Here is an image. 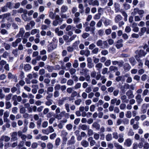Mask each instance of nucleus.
<instances>
[{
  "instance_id": "obj_22",
  "label": "nucleus",
  "mask_w": 149,
  "mask_h": 149,
  "mask_svg": "<svg viewBox=\"0 0 149 149\" xmlns=\"http://www.w3.org/2000/svg\"><path fill=\"white\" fill-rule=\"evenodd\" d=\"M68 9V7L67 6L65 5H63L61 8V11L62 13H64L67 11Z\"/></svg>"
},
{
  "instance_id": "obj_52",
  "label": "nucleus",
  "mask_w": 149,
  "mask_h": 149,
  "mask_svg": "<svg viewBox=\"0 0 149 149\" xmlns=\"http://www.w3.org/2000/svg\"><path fill=\"white\" fill-rule=\"evenodd\" d=\"M93 137L95 140H98L100 138V135L97 133H94L93 135Z\"/></svg>"
},
{
  "instance_id": "obj_31",
  "label": "nucleus",
  "mask_w": 149,
  "mask_h": 149,
  "mask_svg": "<svg viewBox=\"0 0 149 149\" xmlns=\"http://www.w3.org/2000/svg\"><path fill=\"white\" fill-rule=\"evenodd\" d=\"M40 32V31L39 29H32L31 31V33L32 35H34L36 34V33H39Z\"/></svg>"
},
{
  "instance_id": "obj_42",
  "label": "nucleus",
  "mask_w": 149,
  "mask_h": 149,
  "mask_svg": "<svg viewBox=\"0 0 149 149\" xmlns=\"http://www.w3.org/2000/svg\"><path fill=\"white\" fill-rule=\"evenodd\" d=\"M99 51V49L98 47H95L92 51V53L93 54H97Z\"/></svg>"
},
{
  "instance_id": "obj_53",
  "label": "nucleus",
  "mask_w": 149,
  "mask_h": 149,
  "mask_svg": "<svg viewBox=\"0 0 149 149\" xmlns=\"http://www.w3.org/2000/svg\"><path fill=\"white\" fill-rule=\"evenodd\" d=\"M138 8H134L133 12L131 13L132 15L133 16H135L137 14H138Z\"/></svg>"
},
{
  "instance_id": "obj_55",
  "label": "nucleus",
  "mask_w": 149,
  "mask_h": 149,
  "mask_svg": "<svg viewBox=\"0 0 149 149\" xmlns=\"http://www.w3.org/2000/svg\"><path fill=\"white\" fill-rule=\"evenodd\" d=\"M2 35L8 34V32L5 29H3L0 31Z\"/></svg>"
},
{
  "instance_id": "obj_6",
  "label": "nucleus",
  "mask_w": 149,
  "mask_h": 149,
  "mask_svg": "<svg viewBox=\"0 0 149 149\" xmlns=\"http://www.w3.org/2000/svg\"><path fill=\"white\" fill-rule=\"evenodd\" d=\"M149 107V104L144 103L143 104L142 106V109L141 110V112L143 113H145L146 112L147 109Z\"/></svg>"
},
{
  "instance_id": "obj_14",
  "label": "nucleus",
  "mask_w": 149,
  "mask_h": 149,
  "mask_svg": "<svg viewBox=\"0 0 149 149\" xmlns=\"http://www.w3.org/2000/svg\"><path fill=\"white\" fill-rule=\"evenodd\" d=\"M46 35L48 39L49 40L50 38H53L54 36V34L52 32L50 31H49L47 32Z\"/></svg>"
},
{
  "instance_id": "obj_10",
  "label": "nucleus",
  "mask_w": 149,
  "mask_h": 149,
  "mask_svg": "<svg viewBox=\"0 0 149 149\" xmlns=\"http://www.w3.org/2000/svg\"><path fill=\"white\" fill-rule=\"evenodd\" d=\"M137 55L136 56H135V58L136 60L138 62V68H141L143 67V63L142 62V61L139 58V57H137Z\"/></svg>"
},
{
  "instance_id": "obj_61",
  "label": "nucleus",
  "mask_w": 149,
  "mask_h": 149,
  "mask_svg": "<svg viewBox=\"0 0 149 149\" xmlns=\"http://www.w3.org/2000/svg\"><path fill=\"white\" fill-rule=\"evenodd\" d=\"M89 35H90L88 33H83L82 35V37L83 38L85 39L88 37Z\"/></svg>"
},
{
  "instance_id": "obj_62",
  "label": "nucleus",
  "mask_w": 149,
  "mask_h": 149,
  "mask_svg": "<svg viewBox=\"0 0 149 149\" xmlns=\"http://www.w3.org/2000/svg\"><path fill=\"white\" fill-rule=\"evenodd\" d=\"M11 146V144L9 143H5L4 148L5 149H7Z\"/></svg>"
},
{
  "instance_id": "obj_21",
  "label": "nucleus",
  "mask_w": 149,
  "mask_h": 149,
  "mask_svg": "<svg viewBox=\"0 0 149 149\" xmlns=\"http://www.w3.org/2000/svg\"><path fill=\"white\" fill-rule=\"evenodd\" d=\"M121 99L123 102L127 103L128 102V100L127 99V96L125 95L122 96Z\"/></svg>"
},
{
  "instance_id": "obj_29",
  "label": "nucleus",
  "mask_w": 149,
  "mask_h": 149,
  "mask_svg": "<svg viewBox=\"0 0 149 149\" xmlns=\"http://www.w3.org/2000/svg\"><path fill=\"white\" fill-rule=\"evenodd\" d=\"M126 117L128 118H130L132 116L131 112L130 111H128L126 112L125 114Z\"/></svg>"
},
{
  "instance_id": "obj_3",
  "label": "nucleus",
  "mask_w": 149,
  "mask_h": 149,
  "mask_svg": "<svg viewBox=\"0 0 149 149\" xmlns=\"http://www.w3.org/2000/svg\"><path fill=\"white\" fill-rule=\"evenodd\" d=\"M132 143V142L131 139L130 138H128L125 140L124 144L125 146L129 147L131 145Z\"/></svg>"
},
{
  "instance_id": "obj_33",
  "label": "nucleus",
  "mask_w": 149,
  "mask_h": 149,
  "mask_svg": "<svg viewBox=\"0 0 149 149\" xmlns=\"http://www.w3.org/2000/svg\"><path fill=\"white\" fill-rule=\"evenodd\" d=\"M112 139V137L111 134H107L106 136V139L107 141H110Z\"/></svg>"
},
{
  "instance_id": "obj_16",
  "label": "nucleus",
  "mask_w": 149,
  "mask_h": 149,
  "mask_svg": "<svg viewBox=\"0 0 149 149\" xmlns=\"http://www.w3.org/2000/svg\"><path fill=\"white\" fill-rule=\"evenodd\" d=\"M96 44L98 47L101 48H103V41L101 40H99L97 41Z\"/></svg>"
},
{
  "instance_id": "obj_7",
  "label": "nucleus",
  "mask_w": 149,
  "mask_h": 149,
  "mask_svg": "<svg viewBox=\"0 0 149 149\" xmlns=\"http://www.w3.org/2000/svg\"><path fill=\"white\" fill-rule=\"evenodd\" d=\"M123 40L121 39L117 41V44L116 45V47L117 49H119L123 47Z\"/></svg>"
},
{
  "instance_id": "obj_47",
  "label": "nucleus",
  "mask_w": 149,
  "mask_h": 149,
  "mask_svg": "<svg viewBox=\"0 0 149 149\" xmlns=\"http://www.w3.org/2000/svg\"><path fill=\"white\" fill-rule=\"evenodd\" d=\"M126 104L125 103H122L120 106V108L121 110H124L126 108Z\"/></svg>"
},
{
  "instance_id": "obj_59",
  "label": "nucleus",
  "mask_w": 149,
  "mask_h": 149,
  "mask_svg": "<svg viewBox=\"0 0 149 149\" xmlns=\"http://www.w3.org/2000/svg\"><path fill=\"white\" fill-rule=\"evenodd\" d=\"M18 108L16 107H13L12 109V112L14 114L17 113V112Z\"/></svg>"
},
{
  "instance_id": "obj_32",
  "label": "nucleus",
  "mask_w": 149,
  "mask_h": 149,
  "mask_svg": "<svg viewBox=\"0 0 149 149\" xmlns=\"http://www.w3.org/2000/svg\"><path fill=\"white\" fill-rule=\"evenodd\" d=\"M31 66L29 64H27L24 66V69L25 70H29L31 69Z\"/></svg>"
},
{
  "instance_id": "obj_63",
  "label": "nucleus",
  "mask_w": 149,
  "mask_h": 149,
  "mask_svg": "<svg viewBox=\"0 0 149 149\" xmlns=\"http://www.w3.org/2000/svg\"><path fill=\"white\" fill-rule=\"evenodd\" d=\"M115 146L116 148L117 149H125L124 148H123L122 146L118 144H115Z\"/></svg>"
},
{
  "instance_id": "obj_57",
  "label": "nucleus",
  "mask_w": 149,
  "mask_h": 149,
  "mask_svg": "<svg viewBox=\"0 0 149 149\" xmlns=\"http://www.w3.org/2000/svg\"><path fill=\"white\" fill-rule=\"evenodd\" d=\"M102 25V20L100 19L96 24V26L97 27H101Z\"/></svg>"
},
{
  "instance_id": "obj_64",
  "label": "nucleus",
  "mask_w": 149,
  "mask_h": 149,
  "mask_svg": "<svg viewBox=\"0 0 149 149\" xmlns=\"http://www.w3.org/2000/svg\"><path fill=\"white\" fill-rule=\"evenodd\" d=\"M144 149H148L149 148V143L147 142L144 143L143 146Z\"/></svg>"
},
{
  "instance_id": "obj_43",
  "label": "nucleus",
  "mask_w": 149,
  "mask_h": 149,
  "mask_svg": "<svg viewBox=\"0 0 149 149\" xmlns=\"http://www.w3.org/2000/svg\"><path fill=\"white\" fill-rule=\"evenodd\" d=\"M12 96V94L11 93L7 95L6 97V100L7 101L10 100Z\"/></svg>"
},
{
  "instance_id": "obj_20",
  "label": "nucleus",
  "mask_w": 149,
  "mask_h": 149,
  "mask_svg": "<svg viewBox=\"0 0 149 149\" xmlns=\"http://www.w3.org/2000/svg\"><path fill=\"white\" fill-rule=\"evenodd\" d=\"M146 54V53L143 50H141L139 52V57H141L144 56Z\"/></svg>"
},
{
  "instance_id": "obj_8",
  "label": "nucleus",
  "mask_w": 149,
  "mask_h": 149,
  "mask_svg": "<svg viewBox=\"0 0 149 149\" xmlns=\"http://www.w3.org/2000/svg\"><path fill=\"white\" fill-rule=\"evenodd\" d=\"M25 32V30L23 28H21L20 29L19 33L17 34L16 36V38L22 37L24 35Z\"/></svg>"
},
{
  "instance_id": "obj_54",
  "label": "nucleus",
  "mask_w": 149,
  "mask_h": 149,
  "mask_svg": "<svg viewBox=\"0 0 149 149\" xmlns=\"http://www.w3.org/2000/svg\"><path fill=\"white\" fill-rule=\"evenodd\" d=\"M61 141V139L60 138H57L55 141V145L56 146H58L59 145Z\"/></svg>"
},
{
  "instance_id": "obj_23",
  "label": "nucleus",
  "mask_w": 149,
  "mask_h": 149,
  "mask_svg": "<svg viewBox=\"0 0 149 149\" xmlns=\"http://www.w3.org/2000/svg\"><path fill=\"white\" fill-rule=\"evenodd\" d=\"M141 32L139 33L140 36H142L146 31V27H143L141 29Z\"/></svg>"
},
{
  "instance_id": "obj_60",
  "label": "nucleus",
  "mask_w": 149,
  "mask_h": 149,
  "mask_svg": "<svg viewBox=\"0 0 149 149\" xmlns=\"http://www.w3.org/2000/svg\"><path fill=\"white\" fill-rule=\"evenodd\" d=\"M7 6V8H9L10 9H11L12 8V3L11 2H8L6 5Z\"/></svg>"
},
{
  "instance_id": "obj_18",
  "label": "nucleus",
  "mask_w": 149,
  "mask_h": 149,
  "mask_svg": "<svg viewBox=\"0 0 149 149\" xmlns=\"http://www.w3.org/2000/svg\"><path fill=\"white\" fill-rule=\"evenodd\" d=\"M122 19V16L120 15H118L115 17V21L116 23H117Z\"/></svg>"
},
{
  "instance_id": "obj_38",
  "label": "nucleus",
  "mask_w": 149,
  "mask_h": 149,
  "mask_svg": "<svg viewBox=\"0 0 149 149\" xmlns=\"http://www.w3.org/2000/svg\"><path fill=\"white\" fill-rule=\"evenodd\" d=\"M68 134V132L65 130H63L61 132V135L62 137H66Z\"/></svg>"
},
{
  "instance_id": "obj_2",
  "label": "nucleus",
  "mask_w": 149,
  "mask_h": 149,
  "mask_svg": "<svg viewBox=\"0 0 149 149\" xmlns=\"http://www.w3.org/2000/svg\"><path fill=\"white\" fill-rule=\"evenodd\" d=\"M11 137V140L13 141H15L18 139L17 137V132H14L10 133Z\"/></svg>"
},
{
  "instance_id": "obj_40",
  "label": "nucleus",
  "mask_w": 149,
  "mask_h": 149,
  "mask_svg": "<svg viewBox=\"0 0 149 149\" xmlns=\"http://www.w3.org/2000/svg\"><path fill=\"white\" fill-rule=\"evenodd\" d=\"M109 70L110 71H114L117 70H118V68L116 66H111L109 68Z\"/></svg>"
},
{
  "instance_id": "obj_5",
  "label": "nucleus",
  "mask_w": 149,
  "mask_h": 149,
  "mask_svg": "<svg viewBox=\"0 0 149 149\" xmlns=\"http://www.w3.org/2000/svg\"><path fill=\"white\" fill-rule=\"evenodd\" d=\"M10 138L8 136L3 135L1 137L0 141H4L5 142H7L10 140Z\"/></svg>"
},
{
  "instance_id": "obj_41",
  "label": "nucleus",
  "mask_w": 149,
  "mask_h": 149,
  "mask_svg": "<svg viewBox=\"0 0 149 149\" xmlns=\"http://www.w3.org/2000/svg\"><path fill=\"white\" fill-rule=\"evenodd\" d=\"M79 66V63L78 61L77 60H75L74 61V63L73 64V66L75 68H77Z\"/></svg>"
},
{
  "instance_id": "obj_1",
  "label": "nucleus",
  "mask_w": 149,
  "mask_h": 149,
  "mask_svg": "<svg viewBox=\"0 0 149 149\" xmlns=\"http://www.w3.org/2000/svg\"><path fill=\"white\" fill-rule=\"evenodd\" d=\"M135 99L137 103L139 104H141L143 101L141 97V95L140 94H138L135 96Z\"/></svg>"
},
{
  "instance_id": "obj_35",
  "label": "nucleus",
  "mask_w": 149,
  "mask_h": 149,
  "mask_svg": "<svg viewBox=\"0 0 149 149\" xmlns=\"http://www.w3.org/2000/svg\"><path fill=\"white\" fill-rule=\"evenodd\" d=\"M70 16V13H68L67 15L65 14H62L61 15V17L62 19H67Z\"/></svg>"
},
{
  "instance_id": "obj_51",
  "label": "nucleus",
  "mask_w": 149,
  "mask_h": 149,
  "mask_svg": "<svg viewBox=\"0 0 149 149\" xmlns=\"http://www.w3.org/2000/svg\"><path fill=\"white\" fill-rule=\"evenodd\" d=\"M74 23L75 24H77L78 22H79L80 19L79 17H74L73 18Z\"/></svg>"
},
{
  "instance_id": "obj_9",
  "label": "nucleus",
  "mask_w": 149,
  "mask_h": 149,
  "mask_svg": "<svg viewBox=\"0 0 149 149\" xmlns=\"http://www.w3.org/2000/svg\"><path fill=\"white\" fill-rule=\"evenodd\" d=\"M103 18L104 19L103 23L105 26H108L111 24V21L110 20L104 17Z\"/></svg>"
},
{
  "instance_id": "obj_44",
  "label": "nucleus",
  "mask_w": 149,
  "mask_h": 149,
  "mask_svg": "<svg viewBox=\"0 0 149 149\" xmlns=\"http://www.w3.org/2000/svg\"><path fill=\"white\" fill-rule=\"evenodd\" d=\"M47 129L49 133H52L54 131V130L52 126H49Z\"/></svg>"
},
{
  "instance_id": "obj_30",
  "label": "nucleus",
  "mask_w": 149,
  "mask_h": 149,
  "mask_svg": "<svg viewBox=\"0 0 149 149\" xmlns=\"http://www.w3.org/2000/svg\"><path fill=\"white\" fill-rule=\"evenodd\" d=\"M89 4L90 5H92L93 6H98L99 5V3L97 0H95L94 1H92V3L91 4L89 3Z\"/></svg>"
},
{
  "instance_id": "obj_34",
  "label": "nucleus",
  "mask_w": 149,
  "mask_h": 149,
  "mask_svg": "<svg viewBox=\"0 0 149 149\" xmlns=\"http://www.w3.org/2000/svg\"><path fill=\"white\" fill-rule=\"evenodd\" d=\"M134 132L132 129H130L128 131L127 135L128 136H132L134 134Z\"/></svg>"
},
{
  "instance_id": "obj_39",
  "label": "nucleus",
  "mask_w": 149,
  "mask_h": 149,
  "mask_svg": "<svg viewBox=\"0 0 149 149\" xmlns=\"http://www.w3.org/2000/svg\"><path fill=\"white\" fill-rule=\"evenodd\" d=\"M70 142V144H74L75 143V137L74 136H72L71 137L70 140L69 141Z\"/></svg>"
},
{
  "instance_id": "obj_24",
  "label": "nucleus",
  "mask_w": 149,
  "mask_h": 149,
  "mask_svg": "<svg viewBox=\"0 0 149 149\" xmlns=\"http://www.w3.org/2000/svg\"><path fill=\"white\" fill-rule=\"evenodd\" d=\"M129 61L133 66H134L136 63V61L134 57L130 58L129 59Z\"/></svg>"
},
{
  "instance_id": "obj_49",
  "label": "nucleus",
  "mask_w": 149,
  "mask_h": 149,
  "mask_svg": "<svg viewBox=\"0 0 149 149\" xmlns=\"http://www.w3.org/2000/svg\"><path fill=\"white\" fill-rule=\"evenodd\" d=\"M74 84V81L72 79H69L67 82V84L68 86H72Z\"/></svg>"
},
{
  "instance_id": "obj_13",
  "label": "nucleus",
  "mask_w": 149,
  "mask_h": 149,
  "mask_svg": "<svg viewBox=\"0 0 149 149\" xmlns=\"http://www.w3.org/2000/svg\"><path fill=\"white\" fill-rule=\"evenodd\" d=\"M56 45L53 44L52 43H50L48 46V50L49 51H52L56 48Z\"/></svg>"
},
{
  "instance_id": "obj_15",
  "label": "nucleus",
  "mask_w": 149,
  "mask_h": 149,
  "mask_svg": "<svg viewBox=\"0 0 149 149\" xmlns=\"http://www.w3.org/2000/svg\"><path fill=\"white\" fill-rule=\"evenodd\" d=\"M103 64L101 63H99L95 65V67L96 68V70L100 72L102 68Z\"/></svg>"
},
{
  "instance_id": "obj_28",
  "label": "nucleus",
  "mask_w": 149,
  "mask_h": 149,
  "mask_svg": "<svg viewBox=\"0 0 149 149\" xmlns=\"http://www.w3.org/2000/svg\"><path fill=\"white\" fill-rule=\"evenodd\" d=\"M142 18V16L136 15L134 17V21L135 22H139L141 20Z\"/></svg>"
},
{
  "instance_id": "obj_58",
  "label": "nucleus",
  "mask_w": 149,
  "mask_h": 149,
  "mask_svg": "<svg viewBox=\"0 0 149 149\" xmlns=\"http://www.w3.org/2000/svg\"><path fill=\"white\" fill-rule=\"evenodd\" d=\"M1 11L3 12H5L8 11V8L6 5L1 8Z\"/></svg>"
},
{
  "instance_id": "obj_25",
  "label": "nucleus",
  "mask_w": 149,
  "mask_h": 149,
  "mask_svg": "<svg viewBox=\"0 0 149 149\" xmlns=\"http://www.w3.org/2000/svg\"><path fill=\"white\" fill-rule=\"evenodd\" d=\"M93 127L96 130H98L100 129V125L96 122H94L92 124Z\"/></svg>"
},
{
  "instance_id": "obj_26",
  "label": "nucleus",
  "mask_w": 149,
  "mask_h": 149,
  "mask_svg": "<svg viewBox=\"0 0 149 149\" xmlns=\"http://www.w3.org/2000/svg\"><path fill=\"white\" fill-rule=\"evenodd\" d=\"M6 106V109H9L11 107L12 105L9 101H6L5 102Z\"/></svg>"
},
{
  "instance_id": "obj_45",
  "label": "nucleus",
  "mask_w": 149,
  "mask_h": 149,
  "mask_svg": "<svg viewBox=\"0 0 149 149\" xmlns=\"http://www.w3.org/2000/svg\"><path fill=\"white\" fill-rule=\"evenodd\" d=\"M69 71L71 74L72 76L74 74H75L76 70L75 69L72 68L69 70Z\"/></svg>"
},
{
  "instance_id": "obj_19",
  "label": "nucleus",
  "mask_w": 149,
  "mask_h": 149,
  "mask_svg": "<svg viewBox=\"0 0 149 149\" xmlns=\"http://www.w3.org/2000/svg\"><path fill=\"white\" fill-rule=\"evenodd\" d=\"M2 45H3L6 50H8L10 49L11 46L9 44L4 42L2 44Z\"/></svg>"
},
{
  "instance_id": "obj_50",
  "label": "nucleus",
  "mask_w": 149,
  "mask_h": 149,
  "mask_svg": "<svg viewBox=\"0 0 149 149\" xmlns=\"http://www.w3.org/2000/svg\"><path fill=\"white\" fill-rule=\"evenodd\" d=\"M111 64V61L110 59L107 60L104 63V65L107 67L109 66Z\"/></svg>"
},
{
  "instance_id": "obj_48",
  "label": "nucleus",
  "mask_w": 149,
  "mask_h": 149,
  "mask_svg": "<svg viewBox=\"0 0 149 149\" xmlns=\"http://www.w3.org/2000/svg\"><path fill=\"white\" fill-rule=\"evenodd\" d=\"M81 102V100L80 99H79L76 100L74 102V103L76 105H79L80 104Z\"/></svg>"
},
{
  "instance_id": "obj_4",
  "label": "nucleus",
  "mask_w": 149,
  "mask_h": 149,
  "mask_svg": "<svg viewBox=\"0 0 149 149\" xmlns=\"http://www.w3.org/2000/svg\"><path fill=\"white\" fill-rule=\"evenodd\" d=\"M27 11L26 12H24V14L22 15V17L23 20L25 22H29L30 20L31 19L29 17H28L26 15Z\"/></svg>"
},
{
  "instance_id": "obj_46",
  "label": "nucleus",
  "mask_w": 149,
  "mask_h": 149,
  "mask_svg": "<svg viewBox=\"0 0 149 149\" xmlns=\"http://www.w3.org/2000/svg\"><path fill=\"white\" fill-rule=\"evenodd\" d=\"M47 146L48 149H52L53 147V145L52 143L49 142L47 144Z\"/></svg>"
},
{
  "instance_id": "obj_12",
  "label": "nucleus",
  "mask_w": 149,
  "mask_h": 149,
  "mask_svg": "<svg viewBox=\"0 0 149 149\" xmlns=\"http://www.w3.org/2000/svg\"><path fill=\"white\" fill-rule=\"evenodd\" d=\"M126 95L129 99H132L134 97L133 92L131 91H128L126 93Z\"/></svg>"
},
{
  "instance_id": "obj_37",
  "label": "nucleus",
  "mask_w": 149,
  "mask_h": 149,
  "mask_svg": "<svg viewBox=\"0 0 149 149\" xmlns=\"http://www.w3.org/2000/svg\"><path fill=\"white\" fill-rule=\"evenodd\" d=\"M131 68L130 65L127 63H125L124 65V69L127 71L129 70Z\"/></svg>"
},
{
  "instance_id": "obj_27",
  "label": "nucleus",
  "mask_w": 149,
  "mask_h": 149,
  "mask_svg": "<svg viewBox=\"0 0 149 149\" xmlns=\"http://www.w3.org/2000/svg\"><path fill=\"white\" fill-rule=\"evenodd\" d=\"M46 69L49 72H52L54 70V66L49 65L47 66L46 68Z\"/></svg>"
},
{
  "instance_id": "obj_36",
  "label": "nucleus",
  "mask_w": 149,
  "mask_h": 149,
  "mask_svg": "<svg viewBox=\"0 0 149 149\" xmlns=\"http://www.w3.org/2000/svg\"><path fill=\"white\" fill-rule=\"evenodd\" d=\"M101 15V14L100 13H97L93 16V19L95 20L99 19L100 18Z\"/></svg>"
},
{
  "instance_id": "obj_11",
  "label": "nucleus",
  "mask_w": 149,
  "mask_h": 149,
  "mask_svg": "<svg viewBox=\"0 0 149 149\" xmlns=\"http://www.w3.org/2000/svg\"><path fill=\"white\" fill-rule=\"evenodd\" d=\"M81 145L84 147H87L88 146V142L86 140H83L81 142Z\"/></svg>"
},
{
  "instance_id": "obj_56",
  "label": "nucleus",
  "mask_w": 149,
  "mask_h": 149,
  "mask_svg": "<svg viewBox=\"0 0 149 149\" xmlns=\"http://www.w3.org/2000/svg\"><path fill=\"white\" fill-rule=\"evenodd\" d=\"M81 128L83 130H86L87 129L89 128L85 124H83L81 125Z\"/></svg>"
},
{
  "instance_id": "obj_17",
  "label": "nucleus",
  "mask_w": 149,
  "mask_h": 149,
  "mask_svg": "<svg viewBox=\"0 0 149 149\" xmlns=\"http://www.w3.org/2000/svg\"><path fill=\"white\" fill-rule=\"evenodd\" d=\"M95 30V27H91L90 26H87L85 29V30L86 32L91 31L93 32Z\"/></svg>"
}]
</instances>
